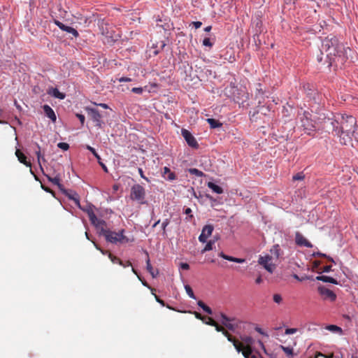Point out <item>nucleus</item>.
<instances>
[{"label":"nucleus","instance_id":"8","mask_svg":"<svg viewBox=\"0 0 358 358\" xmlns=\"http://www.w3.org/2000/svg\"><path fill=\"white\" fill-rule=\"evenodd\" d=\"M99 29L102 35L105 36L107 38L106 42L108 43L112 44L117 40L119 35L114 32V31L112 29V27H110L109 24L101 22L99 25Z\"/></svg>","mask_w":358,"mask_h":358},{"label":"nucleus","instance_id":"50","mask_svg":"<svg viewBox=\"0 0 358 358\" xmlns=\"http://www.w3.org/2000/svg\"><path fill=\"white\" fill-rule=\"evenodd\" d=\"M152 294L155 296V298L156 299V301L160 303L162 306H165V302L162 300L157 295H156L154 292H152Z\"/></svg>","mask_w":358,"mask_h":358},{"label":"nucleus","instance_id":"58","mask_svg":"<svg viewBox=\"0 0 358 358\" xmlns=\"http://www.w3.org/2000/svg\"><path fill=\"white\" fill-rule=\"evenodd\" d=\"M180 268L183 270H188L189 268V265L187 263H181Z\"/></svg>","mask_w":358,"mask_h":358},{"label":"nucleus","instance_id":"43","mask_svg":"<svg viewBox=\"0 0 358 358\" xmlns=\"http://www.w3.org/2000/svg\"><path fill=\"white\" fill-rule=\"evenodd\" d=\"M314 257H327L329 261L331 262H334V259L330 257H327L325 254H323L322 252H315L313 253V255Z\"/></svg>","mask_w":358,"mask_h":358},{"label":"nucleus","instance_id":"9","mask_svg":"<svg viewBox=\"0 0 358 358\" xmlns=\"http://www.w3.org/2000/svg\"><path fill=\"white\" fill-rule=\"evenodd\" d=\"M241 350L240 352H242L243 356L251 352V350H252V345L255 343L254 339L250 336H241Z\"/></svg>","mask_w":358,"mask_h":358},{"label":"nucleus","instance_id":"32","mask_svg":"<svg viewBox=\"0 0 358 358\" xmlns=\"http://www.w3.org/2000/svg\"><path fill=\"white\" fill-rule=\"evenodd\" d=\"M243 357L245 358H263L262 355L259 354V352L255 350L254 348L251 350V352H250L248 355H245V356Z\"/></svg>","mask_w":358,"mask_h":358},{"label":"nucleus","instance_id":"19","mask_svg":"<svg viewBox=\"0 0 358 358\" xmlns=\"http://www.w3.org/2000/svg\"><path fill=\"white\" fill-rule=\"evenodd\" d=\"M15 155L16 157H17V159L19 160V162L22 164H23L24 165H25L27 167H29L30 168V173L34 176L35 178L37 180V178L36 176L34 175L32 169H31V164L29 161H27V157L20 150H17L16 152H15Z\"/></svg>","mask_w":358,"mask_h":358},{"label":"nucleus","instance_id":"63","mask_svg":"<svg viewBox=\"0 0 358 358\" xmlns=\"http://www.w3.org/2000/svg\"><path fill=\"white\" fill-rule=\"evenodd\" d=\"M352 137H355L357 143H358V129L357 128L355 129V132L354 133V135L352 136Z\"/></svg>","mask_w":358,"mask_h":358},{"label":"nucleus","instance_id":"27","mask_svg":"<svg viewBox=\"0 0 358 358\" xmlns=\"http://www.w3.org/2000/svg\"><path fill=\"white\" fill-rule=\"evenodd\" d=\"M48 180L51 182L52 184L57 185L59 189L62 190V185L60 183V177L59 176H56L54 178L50 177L48 175L44 174Z\"/></svg>","mask_w":358,"mask_h":358},{"label":"nucleus","instance_id":"61","mask_svg":"<svg viewBox=\"0 0 358 358\" xmlns=\"http://www.w3.org/2000/svg\"><path fill=\"white\" fill-rule=\"evenodd\" d=\"M310 358H327V357L322 354L321 352H317L314 357Z\"/></svg>","mask_w":358,"mask_h":358},{"label":"nucleus","instance_id":"39","mask_svg":"<svg viewBox=\"0 0 358 358\" xmlns=\"http://www.w3.org/2000/svg\"><path fill=\"white\" fill-rule=\"evenodd\" d=\"M271 252L273 253L278 258L280 256V247L279 245H275L271 249Z\"/></svg>","mask_w":358,"mask_h":358},{"label":"nucleus","instance_id":"13","mask_svg":"<svg viewBox=\"0 0 358 358\" xmlns=\"http://www.w3.org/2000/svg\"><path fill=\"white\" fill-rule=\"evenodd\" d=\"M181 134L189 147L196 149L199 148V144L196 138L188 130L185 129H182Z\"/></svg>","mask_w":358,"mask_h":358},{"label":"nucleus","instance_id":"5","mask_svg":"<svg viewBox=\"0 0 358 358\" xmlns=\"http://www.w3.org/2000/svg\"><path fill=\"white\" fill-rule=\"evenodd\" d=\"M87 214L90 221L97 229L99 235L104 236L106 233V231H108L110 230L107 229V224L106 221L97 218L93 210H88Z\"/></svg>","mask_w":358,"mask_h":358},{"label":"nucleus","instance_id":"64","mask_svg":"<svg viewBox=\"0 0 358 358\" xmlns=\"http://www.w3.org/2000/svg\"><path fill=\"white\" fill-rule=\"evenodd\" d=\"M331 270V266H326L323 268L324 272H329Z\"/></svg>","mask_w":358,"mask_h":358},{"label":"nucleus","instance_id":"18","mask_svg":"<svg viewBox=\"0 0 358 358\" xmlns=\"http://www.w3.org/2000/svg\"><path fill=\"white\" fill-rule=\"evenodd\" d=\"M55 23L61 30L71 34L75 38L79 36V34L76 29L66 26L59 20H55Z\"/></svg>","mask_w":358,"mask_h":358},{"label":"nucleus","instance_id":"38","mask_svg":"<svg viewBox=\"0 0 358 358\" xmlns=\"http://www.w3.org/2000/svg\"><path fill=\"white\" fill-rule=\"evenodd\" d=\"M68 196L70 199L73 200L76 205L80 206L79 196L76 193L73 195L68 194Z\"/></svg>","mask_w":358,"mask_h":358},{"label":"nucleus","instance_id":"51","mask_svg":"<svg viewBox=\"0 0 358 358\" xmlns=\"http://www.w3.org/2000/svg\"><path fill=\"white\" fill-rule=\"evenodd\" d=\"M213 327L215 328V330H216L217 331H218V332H222V333H223V332H224V329H225L223 327H222V326L219 325V324H217V322H216L215 326H213Z\"/></svg>","mask_w":358,"mask_h":358},{"label":"nucleus","instance_id":"36","mask_svg":"<svg viewBox=\"0 0 358 358\" xmlns=\"http://www.w3.org/2000/svg\"><path fill=\"white\" fill-rule=\"evenodd\" d=\"M280 348L285 352V353L287 356H292L293 355V349L292 348L280 345Z\"/></svg>","mask_w":358,"mask_h":358},{"label":"nucleus","instance_id":"26","mask_svg":"<svg viewBox=\"0 0 358 358\" xmlns=\"http://www.w3.org/2000/svg\"><path fill=\"white\" fill-rule=\"evenodd\" d=\"M163 176L169 180H173L176 178V174L166 166L164 168Z\"/></svg>","mask_w":358,"mask_h":358},{"label":"nucleus","instance_id":"14","mask_svg":"<svg viewBox=\"0 0 358 358\" xmlns=\"http://www.w3.org/2000/svg\"><path fill=\"white\" fill-rule=\"evenodd\" d=\"M318 292L320 296L324 300H329L330 301H334L336 299V294L331 289L325 287H319Z\"/></svg>","mask_w":358,"mask_h":358},{"label":"nucleus","instance_id":"45","mask_svg":"<svg viewBox=\"0 0 358 358\" xmlns=\"http://www.w3.org/2000/svg\"><path fill=\"white\" fill-rule=\"evenodd\" d=\"M294 180H302L304 178V175L302 173H299L293 176Z\"/></svg>","mask_w":358,"mask_h":358},{"label":"nucleus","instance_id":"12","mask_svg":"<svg viewBox=\"0 0 358 358\" xmlns=\"http://www.w3.org/2000/svg\"><path fill=\"white\" fill-rule=\"evenodd\" d=\"M86 110L87 111V113L90 116L92 121L95 123V126L101 128L103 124V121L101 120L102 116L99 111L96 108H87Z\"/></svg>","mask_w":358,"mask_h":358},{"label":"nucleus","instance_id":"22","mask_svg":"<svg viewBox=\"0 0 358 358\" xmlns=\"http://www.w3.org/2000/svg\"><path fill=\"white\" fill-rule=\"evenodd\" d=\"M145 253L147 256L146 268H147L148 271L150 273V275H152V278H156L159 274V271L157 269L154 270L153 267L152 266L148 252L145 251Z\"/></svg>","mask_w":358,"mask_h":358},{"label":"nucleus","instance_id":"37","mask_svg":"<svg viewBox=\"0 0 358 358\" xmlns=\"http://www.w3.org/2000/svg\"><path fill=\"white\" fill-rule=\"evenodd\" d=\"M189 172L191 173V174H194L198 177H202L204 174L202 171H199V169H190L189 170Z\"/></svg>","mask_w":358,"mask_h":358},{"label":"nucleus","instance_id":"56","mask_svg":"<svg viewBox=\"0 0 358 358\" xmlns=\"http://www.w3.org/2000/svg\"><path fill=\"white\" fill-rule=\"evenodd\" d=\"M76 116L78 117V118L80 121L81 124L83 125L84 122H85V116L83 115H81V114H77Z\"/></svg>","mask_w":358,"mask_h":358},{"label":"nucleus","instance_id":"34","mask_svg":"<svg viewBox=\"0 0 358 358\" xmlns=\"http://www.w3.org/2000/svg\"><path fill=\"white\" fill-rule=\"evenodd\" d=\"M185 291H186V292H187V295H188L190 298L194 299H196V296H195V295H194V292H193V290H192V287H191L189 285H186L185 286Z\"/></svg>","mask_w":358,"mask_h":358},{"label":"nucleus","instance_id":"44","mask_svg":"<svg viewBox=\"0 0 358 358\" xmlns=\"http://www.w3.org/2000/svg\"><path fill=\"white\" fill-rule=\"evenodd\" d=\"M57 146L63 150H67L69 148V145L66 143H59Z\"/></svg>","mask_w":358,"mask_h":358},{"label":"nucleus","instance_id":"46","mask_svg":"<svg viewBox=\"0 0 358 358\" xmlns=\"http://www.w3.org/2000/svg\"><path fill=\"white\" fill-rule=\"evenodd\" d=\"M131 92L135 94H141L143 92V87H133L131 89Z\"/></svg>","mask_w":358,"mask_h":358},{"label":"nucleus","instance_id":"57","mask_svg":"<svg viewBox=\"0 0 358 358\" xmlns=\"http://www.w3.org/2000/svg\"><path fill=\"white\" fill-rule=\"evenodd\" d=\"M119 81L120 83H122V82H131V79L130 78H128V77H121L120 78H119Z\"/></svg>","mask_w":358,"mask_h":358},{"label":"nucleus","instance_id":"31","mask_svg":"<svg viewBox=\"0 0 358 358\" xmlns=\"http://www.w3.org/2000/svg\"><path fill=\"white\" fill-rule=\"evenodd\" d=\"M207 122L210 124V128L212 129L220 127L222 126V123H220L218 120H216L213 118H208Z\"/></svg>","mask_w":358,"mask_h":358},{"label":"nucleus","instance_id":"3","mask_svg":"<svg viewBox=\"0 0 358 358\" xmlns=\"http://www.w3.org/2000/svg\"><path fill=\"white\" fill-rule=\"evenodd\" d=\"M336 114L331 113V116L325 113H320L317 117L318 129L321 127L329 133L335 132L338 136V119L336 117Z\"/></svg>","mask_w":358,"mask_h":358},{"label":"nucleus","instance_id":"47","mask_svg":"<svg viewBox=\"0 0 358 358\" xmlns=\"http://www.w3.org/2000/svg\"><path fill=\"white\" fill-rule=\"evenodd\" d=\"M205 324L213 327L215 326L216 322L213 318L208 317L207 318V322H205Z\"/></svg>","mask_w":358,"mask_h":358},{"label":"nucleus","instance_id":"28","mask_svg":"<svg viewBox=\"0 0 358 358\" xmlns=\"http://www.w3.org/2000/svg\"><path fill=\"white\" fill-rule=\"evenodd\" d=\"M316 279L317 280H321V281H323L324 282H329V283H332V284H335V285L338 284L337 280L336 279H334V278L330 277V276L320 275V276H317L316 278Z\"/></svg>","mask_w":358,"mask_h":358},{"label":"nucleus","instance_id":"35","mask_svg":"<svg viewBox=\"0 0 358 358\" xmlns=\"http://www.w3.org/2000/svg\"><path fill=\"white\" fill-rule=\"evenodd\" d=\"M131 271H132V272H133L134 274H136V275L138 276V279H139L140 280H141L142 284H143L144 286H145V287H148L149 289H150V290H151V292H155V289L152 288L150 286H149V285H148L145 281H143V280L141 279L140 276H139V275H138V272L136 271V270L135 268H131Z\"/></svg>","mask_w":358,"mask_h":358},{"label":"nucleus","instance_id":"11","mask_svg":"<svg viewBox=\"0 0 358 358\" xmlns=\"http://www.w3.org/2000/svg\"><path fill=\"white\" fill-rule=\"evenodd\" d=\"M258 263L270 273H273L275 268V265L272 262V257L269 255L260 256Z\"/></svg>","mask_w":358,"mask_h":358},{"label":"nucleus","instance_id":"7","mask_svg":"<svg viewBox=\"0 0 358 358\" xmlns=\"http://www.w3.org/2000/svg\"><path fill=\"white\" fill-rule=\"evenodd\" d=\"M130 198L133 201H137L140 204L145 203V190L139 184L133 185L131 188Z\"/></svg>","mask_w":358,"mask_h":358},{"label":"nucleus","instance_id":"59","mask_svg":"<svg viewBox=\"0 0 358 358\" xmlns=\"http://www.w3.org/2000/svg\"><path fill=\"white\" fill-rule=\"evenodd\" d=\"M192 24H193L194 27H195V29H199L202 25V23L199 21L193 22Z\"/></svg>","mask_w":358,"mask_h":358},{"label":"nucleus","instance_id":"16","mask_svg":"<svg viewBox=\"0 0 358 358\" xmlns=\"http://www.w3.org/2000/svg\"><path fill=\"white\" fill-rule=\"evenodd\" d=\"M213 231L212 225H206L203 227L201 234L199 236V241L201 243H206L208 238L211 236Z\"/></svg>","mask_w":358,"mask_h":358},{"label":"nucleus","instance_id":"6","mask_svg":"<svg viewBox=\"0 0 358 358\" xmlns=\"http://www.w3.org/2000/svg\"><path fill=\"white\" fill-rule=\"evenodd\" d=\"M106 232V233L103 236L108 242L115 244L125 243L129 242L128 238L124 235V229H122L119 232L113 231L111 230Z\"/></svg>","mask_w":358,"mask_h":358},{"label":"nucleus","instance_id":"33","mask_svg":"<svg viewBox=\"0 0 358 358\" xmlns=\"http://www.w3.org/2000/svg\"><path fill=\"white\" fill-rule=\"evenodd\" d=\"M215 241L211 240L207 243L204 248L201 250V253L203 254L207 251L212 250L213 249V245L215 244Z\"/></svg>","mask_w":358,"mask_h":358},{"label":"nucleus","instance_id":"54","mask_svg":"<svg viewBox=\"0 0 358 358\" xmlns=\"http://www.w3.org/2000/svg\"><path fill=\"white\" fill-rule=\"evenodd\" d=\"M203 310L205 311L206 313L211 315L213 313V311L210 307H208L207 305H205L204 307H203Z\"/></svg>","mask_w":358,"mask_h":358},{"label":"nucleus","instance_id":"24","mask_svg":"<svg viewBox=\"0 0 358 358\" xmlns=\"http://www.w3.org/2000/svg\"><path fill=\"white\" fill-rule=\"evenodd\" d=\"M219 256L221 257L222 258L226 259V260H228V261H230V262H233L244 263L245 262V259L236 258V257H231V256H229V255H225L222 252H221L219 254Z\"/></svg>","mask_w":358,"mask_h":358},{"label":"nucleus","instance_id":"17","mask_svg":"<svg viewBox=\"0 0 358 358\" xmlns=\"http://www.w3.org/2000/svg\"><path fill=\"white\" fill-rule=\"evenodd\" d=\"M295 243L299 246L312 248L313 245L300 232L295 233Z\"/></svg>","mask_w":358,"mask_h":358},{"label":"nucleus","instance_id":"2","mask_svg":"<svg viewBox=\"0 0 358 358\" xmlns=\"http://www.w3.org/2000/svg\"><path fill=\"white\" fill-rule=\"evenodd\" d=\"M338 122V136L340 138V142L343 145L351 144L352 147V136L357 128V120L350 115L336 113V116Z\"/></svg>","mask_w":358,"mask_h":358},{"label":"nucleus","instance_id":"20","mask_svg":"<svg viewBox=\"0 0 358 358\" xmlns=\"http://www.w3.org/2000/svg\"><path fill=\"white\" fill-rule=\"evenodd\" d=\"M222 334L227 337V340L229 342H231L233 343V345L234 346L235 349L238 352H240L241 350V343L238 340L235 338L231 334H230L226 329H224Z\"/></svg>","mask_w":358,"mask_h":358},{"label":"nucleus","instance_id":"4","mask_svg":"<svg viewBox=\"0 0 358 358\" xmlns=\"http://www.w3.org/2000/svg\"><path fill=\"white\" fill-rule=\"evenodd\" d=\"M298 116L300 119L301 126L308 134H310L312 131H315L318 128L317 118L313 120L311 119V114L309 112L303 111L302 113H299Z\"/></svg>","mask_w":358,"mask_h":358},{"label":"nucleus","instance_id":"48","mask_svg":"<svg viewBox=\"0 0 358 358\" xmlns=\"http://www.w3.org/2000/svg\"><path fill=\"white\" fill-rule=\"evenodd\" d=\"M193 314L194 315L196 319L200 320L201 321H203V319H206V317L201 315V314H200L198 312L194 311Z\"/></svg>","mask_w":358,"mask_h":358},{"label":"nucleus","instance_id":"62","mask_svg":"<svg viewBox=\"0 0 358 358\" xmlns=\"http://www.w3.org/2000/svg\"><path fill=\"white\" fill-rule=\"evenodd\" d=\"M120 266L123 267L131 266V263L130 261L123 262V264H120Z\"/></svg>","mask_w":358,"mask_h":358},{"label":"nucleus","instance_id":"53","mask_svg":"<svg viewBox=\"0 0 358 358\" xmlns=\"http://www.w3.org/2000/svg\"><path fill=\"white\" fill-rule=\"evenodd\" d=\"M203 310L205 311L206 313L211 315L213 313V311L210 307H208L207 305H205L204 307H203Z\"/></svg>","mask_w":358,"mask_h":358},{"label":"nucleus","instance_id":"52","mask_svg":"<svg viewBox=\"0 0 358 358\" xmlns=\"http://www.w3.org/2000/svg\"><path fill=\"white\" fill-rule=\"evenodd\" d=\"M169 219H166L162 224V228L164 231V232H165V230H166V227L169 225Z\"/></svg>","mask_w":358,"mask_h":358},{"label":"nucleus","instance_id":"10","mask_svg":"<svg viewBox=\"0 0 358 358\" xmlns=\"http://www.w3.org/2000/svg\"><path fill=\"white\" fill-rule=\"evenodd\" d=\"M221 322L229 330L235 331L238 327L239 321L235 317H227L225 314L220 313Z\"/></svg>","mask_w":358,"mask_h":358},{"label":"nucleus","instance_id":"23","mask_svg":"<svg viewBox=\"0 0 358 358\" xmlns=\"http://www.w3.org/2000/svg\"><path fill=\"white\" fill-rule=\"evenodd\" d=\"M36 147H37V150L35 151V154L37 157V160H38V164L39 165V167H40L41 170L43 172V169L41 162H45L46 160L44 157V155H41V147L39 146V145L38 143H36Z\"/></svg>","mask_w":358,"mask_h":358},{"label":"nucleus","instance_id":"42","mask_svg":"<svg viewBox=\"0 0 358 358\" xmlns=\"http://www.w3.org/2000/svg\"><path fill=\"white\" fill-rule=\"evenodd\" d=\"M202 44H203V45L209 47V48H212L213 45V43H212L210 41V39L209 38H205L203 40Z\"/></svg>","mask_w":358,"mask_h":358},{"label":"nucleus","instance_id":"29","mask_svg":"<svg viewBox=\"0 0 358 358\" xmlns=\"http://www.w3.org/2000/svg\"><path fill=\"white\" fill-rule=\"evenodd\" d=\"M325 329H327L332 333L339 334H341L342 331H343L341 327H339L338 326L334 325V324H330V325L326 326Z\"/></svg>","mask_w":358,"mask_h":358},{"label":"nucleus","instance_id":"21","mask_svg":"<svg viewBox=\"0 0 358 358\" xmlns=\"http://www.w3.org/2000/svg\"><path fill=\"white\" fill-rule=\"evenodd\" d=\"M43 109L45 115L48 118H50L53 122H55L57 117L52 108L50 106L45 104L43 106Z\"/></svg>","mask_w":358,"mask_h":358},{"label":"nucleus","instance_id":"1","mask_svg":"<svg viewBox=\"0 0 358 358\" xmlns=\"http://www.w3.org/2000/svg\"><path fill=\"white\" fill-rule=\"evenodd\" d=\"M351 50L341 43L336 36H327L322 43L320 54L317 55V60L321 63L323 60L324 52L328 60V66L342 65L348 59V52Z\"/></svg>","mask_w":358,"mask_h":358},{"label":"nucleus","instance_id":"40","mask_svg":"<svg viewBox=\"0 0 358 358\" xmlns=\"http://www.w3.org/2000/svg\"><path fill=\"white\" fill-rule=\"evenodd\" d=\"M87 149L88 150H90L94 155V157L98 159V160H100L101 159V157L100 156L98 155V153L96 152L95 149L92 147H91L90 145H87Z\"/></svg>","mask_w":358,"mask_h":358},{"label":"nucleus","instance_id":"25","mask_svg":"<svg viewBox=\"0 0 358 358\" xmlns=\"http://www.w3.org/2000/svg\"><path fill=\"white\" fill-rule=\"evenodd\" d=\"M48 93L50 95L59 99H64L65 98V94L59 92V90L57 88H51L49 90Z\"/></svg>","mask_w":358,"mask_h":358},{"label":"nucleus","instance_id":"60","mask_svg":"<svg viewBox=\"0 0 358 358\" xmlns=\"http://www.w3.org/2000/svg\"><path fill=\"white\" fill-rule=\"evenodd\" d=\"M138 173H139V174H140V176H141V178H144V179H145V180H147V181H149V180H148V178H146V177L144 176V174H143V169H141V168H139V169H138Z\"/></svg>","mask_w":358,"mask_h":358},{"label":"nucleus","instance_id":"55","mask_svg":"<svg viewBox=\"0 0 358 358\" xmlns=\"http://www.w3.org/2000/svg\"><path fill=\"white\" fill-rule=\"evenodd\" d=\"M252 22L256 24V27H260L262 26V22L259 17H256L255 20H252Z\"/></svg>","mask_w":358,"mask_h":358},{"label":"nucleus","instance_id":"41","mask_svg":"<svg viewBox=\"0 0 358 358\" xmlns=\"http://www.w3.org/2000/svg\"><path fill=\"white\" fill-rule=\"evenodd\" d=\"M273 301L278 304H280L282 301V298L281 295L279 294H275L273 296Z\"/></svg>","mask_w":358,"mask_h":358},{"label":"nucleus","instance_id":"15","mask_svg":"<svg viewBox=\"0 0 358 358\" xmlns=\"http://www.w3.org/2000/svg\"><path fill=\"white\" fill-rule=\"evenodd\" d=\"M95 248L99 250L103 255H108V258L113 264H117L119 265L123 264V262L117 257L113 255L110 251L101 248L96 243L93 242Z\"/></svg>","mask_w":358,"mask_h":358},{"label":"nucleus","instance_id":"30","mask_svg":"<svg viewBox=\"0 0 358 358\" xmlns=\"http://www.w3.org/2000/svg\"><path fill=\"white\" fill-rule=\"evenodd\" d=\"M208 187L217 194H222L223 193V189L221 187L218 186L217 185H216L212 182H208Z\"/></svg>","mask_w":358,"mask_h":358},{"label":"nucleus","instance_id":"49","mask_svg":"<svg viewBox=\"0 0 358 358\" xmlns=\"http://www.w3.org/2000/svg\"><path fill=\"white\" fill-rule=\"evenodd\" d=\"M297 331V329L296 328H287L285 329V334H295Z\"/></svg>","mask_w":358,"mask_h":358}]
</instances>
